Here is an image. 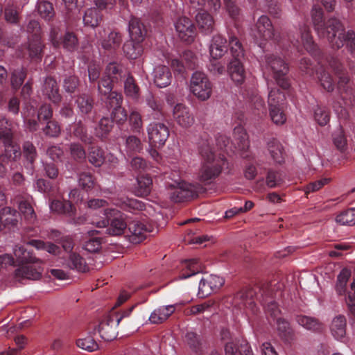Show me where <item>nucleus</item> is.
Masks as SVG:
<instances>
[{"label":"nucleus","instance_id":"nucleus-63","mask_svg":"<svg viewBox=\"0 0 355 355\" xmlns=\"http://www.w3.org/2000/svg\"><path fill=\"white\" fill-rule=\"evenodd\" d=\"M129 121L132 128L135 130H139L143 125L141 116L139 113L132 111L129 116Z\"/></svg>","mask_w":355,"mask_h":355},{"label":"nucleus","instance_id":"nucleus-59","mask_svg":"<svg viewBox=\"0 0 355 355\" xmlns=\"http://www.w3.org/2000/svg\"><path fill=\"white\" fill-rule=\"evenodd\" d=\"M89 162L95 166H100L104 162V155L102 150L93 148L89 154Z\"/></svg>","mask_w":355,"mask_h":355},{"label":"nucleus","instance_id":"nucleus-61","mask_svg":"<svg viewBox=\"0 0 355 355\" xmlns=\"http://www.w3.org/2000/svg\"><path fill=\"white\" fill-rule=\"evenodd\" d=\"M181 59L185 62L184 64L188 69H193L197 65V58L191 51H185L181 56Z\"/></svg>","mask_w":355,"mask_h":355},{"label":"nucleus","instance_id":"nucleus-11","mask_svg":"<svg viewBox=\"0 0 355 355\" xmlns=\"http://www.w3.org/2000/svg\"><path fill=\"white\" fill-rule=\"evenodd\" d=\"M116 324L113 315L105 316L97 326H94L92 333L96 331L100 334L102 339L105 341H111L117 336Z\"/></svg>","mask_w":355,"mask_h":355},{"label":"nucleus","instance_id":"nucleus-33","mask_svg":"<svg viewBox=\"0 0 355 355\" xmlns=\"http://www.w3.org/2000/svg\"><path fill=\"white\" fill-rule=\"evenodd\" d=\"M296 321L307 330L319 331L322 329V324L315 318L300 315L297 316Z\"/></svg>","mask_w":355,"mask_h":355},{"label":"nucleus","instance_id":"nucleus-13","mask_svg":"<svg viewBox=\"0 0 355 355\" xmlns=\"http://www.w3.org/2000/svg\"><path fill=\"white\" fill-rule=\"evenodd\" d=\"M42 261L35 263H24L15 271V278L17 281L23 279H39L43 271Z\"/></svg>","mask_w":355,"mask_h":355},{"label":"nucleus","instance_id":"nucleus-50","mask_svg":"<svg viewBox=\"0 0 355 355\" xmlns=\"http://www.w3.org/2000/svg\"><path fill=\"white\" fill-rule=\"evenodd\" d=\"M19 209L26 220L30 223L35 221L36 215L33 207L26 201H22L19 205Z\"/></svg>","mask_w":355,"mask_h":355},{"label":"nucleus","instance_id":"nucleus-45","mask_svg":"<svg viewBox=\"0 0 355 355\" xmlns=\"http://www.w3.org/2000/svg\"><path fill=\"white\" fill-rule=\"evenodd\" d=\"M4 16L6 21L13 24H18L20 19L19 8L13 4L8 5L4 10Z\"/></svg>","mask_w":355,"mask_h":355},{"label":"nucleus","instance_id":"nucleus-38","mask_svg":"<svg viewBox=\"0 0 355 355\" xmlns=\"http://www.w3.org/2000/svg\"><path fill=\"white\" fill-rule=\"evenodd\" d=\"M152 179L148 175H142L137 178V194L139 196H148L152 188Z\"/></svg>","mask_w":355,"mask_h":355},{"label":"nucleus","instance_id":"nucleus-7","mask_svg":"<svg viewBox=\"0 0 355 355\" xmlns=\"http://www.w3.org/2000/svg\"><path fill=\"white\" fill-rule=\"evenodd\" d=\"M265 63L281 89H290L292 87L291 80L287 76L288 64L282 58L275 54H267L265 55Z\"/></svg>","mask_w":355,"mask_h":355},{"label":"nucleus","instance_id":"nucleus-2","mask_svg":"<svg viewBox=\"0 0 355 355\" xmlns=\"http://www.w3.org/2000/svg\"><path fill=\"white\" fill-rule=\"evenodd\" d=\"M311 18L318 35L321 38L327 39L332 48L339 49L346 44L351 53H355L354 31L349 30L345 33L343 24L336 17L324 21L323 10L320 7L313 8Z\"/></svg>","mask_w":355,"mask_h":355},{"label":"nucleus","instance_id":"nucleus-20","mask_svg":"<svg viewBox=\"0 0 355 355\" xmlns=\"http://www.w3.org/2000/svg\"><path fill=\"white\" fill-rule=\"evenodd\" d=\"M128 31L133 41L143 42L147 34V29L140 19L132 16L128 24Z\"/></svg>","mask_w":355,"mask_h":355},{"label":"nucleus","instance_id":"nucleus-52","mask_svg":"<svg viewBox=\"0 0 355 355\" xmlns=\"http://www.w3.org/2000/svg\"><path fill=\"white\" fill-rule=\"evenodd\" d=\"M185 342L194 352H198L201 348V339L198 335L193 332H187L186 334Z\"/></svg>","mask_w":355,"mask_h":355},{"label":"nucleus","instance_id":"nucleus-26","mask_svg":"<svg viewBox=\"0 0 355 355\" xmlns=\"http://www.w3.org/2000/svg\"><path fill=\"white\" fill-rule=\"evenodd\" d=\"M225 351V355H253L250 346L245 341L227 343Z\"/></svg>","mask_w":355,"mask_h":355},{"label":"nucleus","instance_id":"nucleus-3","mask_svg":"<svg viewBox=\"0 0 355 355\" xmlns=\"http://www.w3.org/2000/svg\"><path fill=\"white\" fill-rule=\"evenodd\" d=\"M202 162L198 173L200 182L208 184L221 174L226 164L225 158L216 155L208 142H203L200 147Z\"/></svg>","mask_w":355,"mask_h":355},{"label":"nucleus","instance_id":"nucleus-57","mask_svg":"<svg viewBox=\"0 0 355 355\" xmlns=\"http://www.w3.org/2000/svg\"><path fill=\"white\" fill-rule=\"evenodd\" d=\"M214 304L213 301L209 300L202 304L193 306L187 311V314L196 315L207 311L211 312Z\"/></svg>","mask_w":355,"mask_h":355},{"label":"nucleus","instance_id":"nucleus-8","mask_svg":"<svg viewBox=\"0 0 355 355\" xmlns=\"http://www.w3.org/2000/svg\"><path fill=\"white\" fill-rule=\"evenodd\" d=\"M8 121L4 119L0 120V143L4 146V153L0 155V161L15 160L21 155L19 147L14 144L12 141V132L10 128L3 127Z\"/></svg>","mask_w":355,"mask_h":355},{"label":"nucleus","instance_id":"nucleus-60","mask_svg":"<svg viewBox=\"0 0 355 355\" xmlns=\"http://www.w3.org/2000/svg\"><path fill=\"white\" fill-rule=\"evenodd\" d=\"M78 182L79 185L85 190L92 189L94 185V181L92 176L88 173H81L79 176Z\"/></svg>","mask_w":355,"mask_h":355},{"label":"nucleus","instance_id":"nucleus-58","mask_svg":"<svg viewBox=\"0 0 355 355\" xmlns=\"http://www.w3.org/2000/svg\"><path fill=\"white\" fill-rule=\"evenodd\" d=\"M334 143L340 150H344L347 146V139L342 128H339L334 134Z\"/></svg>","mask_w":355,"mask_h":355},{"label":"nucleus","instance_id":"nucleus-49","mask_svg":"<svg viewBox=\"0 0 355 355\" xmlns=\"http://www.w3.org/2000/svg\"><path fill=\"white\" fill-rule=\"evenodd\" d=\"M285 98V94L282 90H270L268 94L269 106L280 107L283 105Z\"/></svg>","mask_w":355,"mask_h":355},{"label":"nucleus","instance_id":"nucleus-32","mask_svg":"<svg viewBox=\"0 0 355 355\" xmlns=\"http://www.w3.org/2000/svg\"><path fill=\"white\" fill-rule=\"evenodd\" d=\"M122 42V36L119 32L111 31L107 37L101 40L102 47L107 51H114L119 47Z\"/></svg>","mask_w":355,"mask_h":355},{"label":"nucleus","instance_id":"nucleus-30","mask_svg":"<svg viewBox=\"0 0 355 355\" xmlns=\"http://www.w3.org/2000/svg\"><path fill=\"white\" fill-rule=\"evenodd\" d=\"M123 50L128 59L135 60L141 55L144 51V47L142 42H138L131 40V41L124 44Z\"/></svg>","mask_w":355,"mask_h":355},{"label":"nucleus","instance_id":"nucleus-46","mask_svg":"<svg viewBox=\"0 0 355 355\" xmlns=\"http://www.w3.org/2000/svg\"><path fill=\"white\" fill-rule=\"evenodd\" d=\"M186 269L180 275L181 279H186L198 273L201 268L196 259H191L185 262Z\"/></svg>","mask_w":355,"mask_h":355},{"label":"nucleus","instance_id":"nucleus-31","mask_svg":"<svg viewBox=\"0 0 355 355\" xmlns=\"http://www.w3.org/2000/svg\"><path fill=\"white\" fill-rule=\"evenodd\" d=\"M268 153L272 159L278 164L284 161V152L282 144L277 140L272 139L267 144Z\"/></svg>","mask_w":355,"mask_h":355},{"label":"nucleus","instance_id":"nucleus-44","mask_svg":"<svg viewBox=\"0 0 355 355\" xmlns=\"http://www.w3.org/2000/svg\"><path fill=\"white\" fill-rule=\"evenodd\" d=\"M26 78V69H20L15 70L11 75L10 82L12 89H20Z\"/></svg>","mask_w":355,"mask_h":355},{"label":"nucleus","instance_id":"nucleus-55","mask_svg":"<svg viewBox=\"0 0 355 355\" xmlns=\"http://www.w3.org/2000/svg\"><path fill=\"white\" fill-rule=\"evenodd\" d=\"M113 122L108 118H103L99 122L96 133L98 137H103L112 130Z\"/></svg>","mask_w":355,"mask_h":355},{"label":"nucleus","instance_id":"nucleus-5","mask_svg":"<svg viewBox=\"0 0 355 355\" xmlns=\"http://www.w3.org/2000/svg\"><path fill=\"white\" fill-rule=\"evenodd\" d=\"M229 50L231 58L228 64V71L232 80L237 85H241L245 78V71L243 67L245 50L242 43L234 33H228Z\"/></svg>","mask_w":355,"mask_h":355},{"label":"nucleus","instance_id":"nucleus-15","mask_svg":"<svg viewBox=\"0 0 355 355\" xmlns=\"http://www.w3.org/2000/svg\"><path fill=\"white\" fill-rule=\"evenodd\" d=\"M175 28L180 38L187 43H191L196 36V27L192 21L187 17H180L175 23Z\"/></svg>","mask_w":355,"mask_h":355},{"label":"nucleus","instance_id":"nucleus-25","mask_svg":"<svg viewBox=\"0 0 355 355\" xmlns=\"http://www.w3.org/2000/svg\"><path fill=\"white\" fill-rule=\"evenodd\" d=\"M154 83L155 85L162 89L171 84L172 76L166 66L159 65L154 69Z\"/></svg>","mask_w":355,"mask_h":355},{"label":"nucleus","instance_id":"nucleus-29","mask_svg":"<svg viewBox=\"0 0 355 355\" xmlns=\"http://www.w3.org/2000/svg\"><path fill=\"white\" fill-rule=\"evenodd\" d=\"M330 331L331 335L336 340H342L346 335V319L343 315L335 317L331 323Z\"/></svg>","mask_w":355,"mask_h":355},{"label":"nucleus","instance_id":"nucleus-10","mask_svg":"<svg viewBox=\"0 0 355 355\" xmlns=\"http://www.w3.org/2000/svg\"><path fill=\"white\" fill-rule=\"evenodd\" d=\"M123 72V67L121 64L116 62H110L105 69L98 89H101V86L108 89H113L116 87L117 83L122 78Z\"/></svg>","mask_w":355,"mask_h":355},{"label":"nucleus","instance_id":"nucleus-28","mask_svg":"<svg viewBox=\"0 0 355 355\" xmlns=\"http://www.w3.org/2000/svg\"><path fill=\"white\" fill-rule=\"evenodd\" d=\"M175 310L173 305L162 306L155 309L149 317L152 324H160L166 320Z\"/></svg>","mask_w":355,"mask_h":355},{"label":"nucleus","instance_id":"nucleus-39","mask_svg":"<svg viewBox=\"0 0 355 355\" xmlns=\"http://www.w3.org/2000/svg\"><path fill=\"white\" fill-rule=\"evenodd\" d=\"M234 136L236 141V148L239 150H245L249 146L248 135L241 126H237L234 130Z\"/></svg>","mask_w":355,"mask_h":355},{"label":"nucleus","instance_id":"nucleus-23","mask_svg":"<svg viewBox=\"0 0 355 355\" xmlns=\"http://www.w3.org/2000/svg\"><path fill=\"white\" fill-rule=\"evenodd\" d=\"M44 47L40 36L37 34L33 35L28 47L29 58L32 62H39L42 60Z\"/></svg>","mask_w":355,"mask_h":355},{"label":"nucleus","instance_id":"nucleus-12","mask_svg":"<svg viewBox=\"0 0 355 355\" xmlns=\"http://www.w3.org/2000/svg\"><path fill=\"white\" fill-rule=\"evenodd\" d=\"M51 41L55 48L61 46L67 51L73 52L78 49V40L76 35L71 32H67L62 37H58V32L53 28L50 35Z\"/></svg>","mask_w":355,"mask_h":355},{"label":"nucleus","instance_id":"nucleus-56","mask_svg":"<svg viewBox=\"0 0 355 355\" xmlns=\"http://www.w3.org/2000/svg\"><path fill=\"white\" fill-rule=\"evenodd\" d=\"M114 205L124 209H141V203L136 199H120L114 202Z\"/></svg>","mask_w":355,"mask_h":355},{"label":"nucleus","instance_id":"nucleus-34","mask_svg":"<svg viewBox=\"0 0 355 355\" xmlns=\"http://www.w3.org/2000/svg\"><path fill=\"white\" fill-rule=\"evenodd\" d=\"M50 209L58 214H63L69 217L75 216L76 210L71 203L68 201L53 200L51 203Z\"/></svg>","mask_w":355,"mask_h":355},{"label":"nucleus","instance_id":"nucleus-43","mask_svg":"<svg viewBox=\"0 0 355 355\" xmlns=\"http://www.w3.org/2000/svg\"><path fill=\"white\" fill-rule=\"evenodd\" d=\"M37 11L40 15L46 20L51 19L55 14L52 3L46 1L38 3Z\"/></svg>","mask_w":355,"mask_h":355},{"label":"nucleus","instance_id":"nucleus-22","mask_svg":"<svg viewBox=\"0 0 355 355\" xmlns=\"http://www.w3.org/2000/svg\"><path fill=\"white\" fill-rule=\"evenodd\" d=\"M194 196V187L191 184L183 182L173 189L171 198L173 201L179 202L193 198Z\"/></svg>","mask_w":355,"mask_h":355},{"label":"nucleus","instance_id":"nucleus-53","mask_svg":"<svg viewBox=\"0 0 355 355\" xmlns=\"http://www.w3.org/2000/svg\"><path fill=\"white\" fill-rule=\"evenodd\" d=\"M164 57L166 58L167 64L171 65L172 69L175 72H177L181 75L184 73L187 67L185 66L182 59L180 60L178 58H173L168 54L164 55Z\"/></svg>","mask_w":355,"mask_h":355},{"label":"nucleus","instance_id":"nucleus-6","mask_svg":"<svg viewBox=\"0 0 355 355\" xmlns=\"http://www.w3.org/2000/svg\"><path fill=\"white\" fill-rule=\"evenodd\" d=\"M105 218L93 216L91 223L98 228H104L109 225L107 232L112 236H119L124 233L127 227L125 216L121 211L114 208H107L103 211Z\"/></svg>","mask_w":355,"mask_h":355},{"label":"nucleus","instance_id":"nucleus-48","mask_svg":"<svg viewBox=\"0 0 355 355\" xmlns=\"http://www.w3.org/2000/svg\"><path fill=\"white\" fill-rule=\"evenodd\" d=\"M142 150V144L135 136H129L125 140V151L127 153H139Z\"/></svg>","mask_w":355,"mask_h":355},{"label":"nucleus","instance_id":"nucleus-18","mask_svg":"<svg viewBox=\"0 0 355 355\" xmlns=\"http://www.w3.org/2000/svg\"><path fill=\"white\" fill-rule=\"evenodd\" d=\"M128 228L129 241L135 244L142 242L150 232L149 228L146 225L137 220L131 222Z\"/></svg>","mask_w":355,"mask_h":355},{"label":"nucleus","instance_id":"nucleus-4","mask_svg":"<svg viewBox=\"0 0 355 355\" xmlns=\"http://www.w3.org/2000/svg\"><path fill=\"white\" fill-rule=\"evenodd\" d=\"M252 35L256 43L261 48H263L264 42L269 40L275 41L283 48L286 46V42L295 47H297L300 44L298 34L295 35L292 33H288L286 39L283 35L276 34L270 19L266 15H262L258 19L254 29L252 30Z\"/></svg>","mask_w":355,"mask_h":355},{"label":"nucleus","instance_id":"nucleus-51","mask_svg":"<svg viewBox=\"0 0 355 355\" xmlns=\"http://www.w3.org/2000/svg\"><path fill=\"white\" fill-rule=\"evenodd\" d=\"M270 116L271 120L276 125H282L286 121V114L278 106L270 107Z\"/></svg>","mask_w":355,"mask_h":355},{"label":"nucleus","instance_id":"nucleus-41","mask_svg":"<svg viewBox=\"0 0 355 355\" xmlns=\"http://www.w3.org/2000/svg\"><path fill=\"white\" fill-rule=\"evenodd\" d=\"M351 276V271L347 268L343 269L337 277L336 291L338 295H343L345 292L347 283Z\"/></svg>","mask_w":355,"mask_h":355},{"label":"nucleus","instance_id":"nucleus-36","mask_svg":"<svg viewBox=\"0 0 355 355\" xmlns=\"http://www.w3.org/2000/svg\"><path fill=\"white\" fill-rule=\"evenodd\" d=\"M101 21L102 15L98 9L90 8L85 12L83 16L85 26L95 28L99 25Z\"/></svg>","mask_w":355,"mask_h":355},{"label":"nucleus","instance_id":"nucleus-62","mask_svg":"<svg viewBox=\"0 0 355 355\" xmlns=\"http://www.w3.org/2000/svg\"><path fill=\"white\" fill-rule=\"evenodd\" d=\"M208 69L214 75H221L223 74L226 69L225 67L218 60L212 59L210 60V63L208 66Z\"/></svg>","mask_w":355,"mask_h":355},{"label":"nucleus","instance_id":"nucleus-14","mask_svg":"<svg viewBox=\"0 0 355 355\" xmlns=\"http://www.w3.org/2000/svg\"><path fill=\"white\" fill-rule=\"evenodd\" d=\"M225 283L222 277L210 275L203 277L199 283L198 295L205 297L220 289Z\"/></svg>","mask_w":355,"mask_h":355},{"label":"nucleus","instance_id":"nucleus-40","mask_svg":"<svg viewBox=\"0 0 355 355\" xmlns=\"http://www.w3.org/2000/svg\"><path fill=\"white\" fill-rule=\"evenodd\" d=\"M336 222L340 225H355V208L348 209L337 215Z\"/></svg>","mask_w":355,"mask_h":355},{"label":"nucleus","instance_id":"nucleus-27","mask_svg":"<svg viewBox=\"0 0 355 355\" xmlns=\"http://www.w3.org/2000/svg\"><path fill=\"white\" fill-rule=\"evenodd\" d=\"M30 245L27 244L26 246L16 245L14 248L13 253L16 258V261L22 265L24 263H35L40 262V259L33 257L32 252L28 248Z\"/></svg>","mask_w":355,"mask_h":355},{"label":"nucleus","instance_id":"nucleus-35","mask_svg":"<svg viewBox=\"0 0 355 355\" xmlns=\"http://www.w3.org/2000/svg\"><path fill=\"white\" fill-rule=\"evenodd\" d=\"M190 85L191 87H199V89H211L208 76L201 71H196L193 73L190 80Z\"/></svg>","mask_w":355,"mask_h":355},{"label":"nucleus","instance_id":"nucleus-47","mask_svg":"<svg viewBox=\"0 0 355 355\" xmlns=\"http://www.w3.org/2000/svg\"><path fill=\"white\" fill-rule=\"evenodd\" d=\"M314 119L319 125L324 126L330 121L329 112L324 107H318L314 110Z\"/></svg>","mask_w":355,"mask_h":355},{"label":"nucleus","instance_id":"nucleus-19","mask_svg":"<svg viewBox=\"0 0 355 355\" xmlns=\"http://www.w3.org/2000/svg\"><path fill=\"white\" fill-rule=\"evenodd\" d=\"M227 51V39L220 34L214 35L209 45L211 58L214 60H218L222 58Z\"/></svg>","mask_w":355,"mask_h":355},{"label":"nucleus","instance_id":"nucleus-24","mask_svg":"<svg viewBox=\"0 0 355 355\" xmlns=\"http://www.w3.org/2000/svg\"><path fill=\"white\" fill-rule=\"evenodd\" d=\"M196 21L200 31L204 34H209L214 30V21L212 16L204 10H200L196 15Z\"/></svg>","mask_w":355,"mask_h":355},{"label":"nucleus","instance_id":"nucleus-54","mask_svg":"<svg viewBox=\"0 0 355 355\" xmlns=\"http://www.w3.org/2000/svg\"><path fill=\"white\" fill-rule=\"evenodd\" d=\"M28 245H32L37 250H44L50 254H56L58 252V248L52 243H45L39 240H33L27 243Z\"/></svg>","mask_w":355,"mask_h":355},{"label":"nucleus","instance_id":"nucleus-21","mask_svg":"<svg viewBox=\"0 0 355 355\" xmlns=\"http://www.w3.org/2000/svg\"><path fill=\"white\" fill-rule=\"evenodd\" d=\"M19 214L17 210L6 207L0 210V231L6 227H12L17 225Z\"/></svg>","mask_w":355,"mask_h":355},{"label":"nucleus","instance_id":"nucleus-16","mask_svg":"<svg viewBox=\"0 0 355 355\" xmlns=\"http://www.w3.org/2000/svg\"><path fill=\"white\" fill-rule=\"evenodd\" d=\"M105 95L107 96L109 105L114 107L112 112L113 120L117 123L125 121L127 119V114L125 110L120 106L122 102L121 96L116 90H110Z\"/></svg>","mask_w":355,"mask_h":355},{"label":"nucleus","instance_id":"nucleus-9","mask_svg":"<svg viewBox=\"0 0 355 355\" xmlns=\"http://www.w3.org/2000/svg\"><path fill=\"white\" fill-rule=\"evenodd\" d=\"M148 138L152 146L159 148L169 137L168 128L163 123L153 122L147 127Z\"/></svg>","mask_w":355,"mask_h":355},{"label":"nucleus","instance_id":"nucleus-37","mask_svg":"<svg viewBox=\"0 0 355 355\" xmlns=\"http://www.w3.org/2000/svg\"><path fill=\"white\" fill-rule=\"evenodd\" d=\"M67 265L69 268L79 272H85L88 270V266L85 259L76 252H72L69 254Z\"/></svg>","mask_w":355,"mask_h":355},{"label":"nucleus","instance_id":"nucleus-1","mask_svg":"<svg viewBox=\"0 0 355 355\" xmlns=\"http://www.w3.org/2000/svg\"><path fill=\"white\" fill-rule=\"evenodd\" d=\"M300 40L305 49L318 61V67L313 65L311 60L303 58L300 62V69L306 75L315 76L322 89H334V80L327 71L324 64L328 63L338 78V89L345 87L349 83V76L340 60L332 55H325L313 41L309 27L304 26L300 30Z\"/></svg>","mask_w":355,"mask_h":355},{"label":"nucleus","instance_id":"nucleus-42","mask_svg":"<svg viewBox=\"0 0 355 355\" xmlns=\"http://www.w3.org/2000/svg\"><path fill=\"white\" fill-rule=\"evenodd\" d=\"M78 347L89 352H92L98 349V345L96 341L90 336L85 338H80L76 340Z\"/></svg>","mask_w":355,"mask_h":355},{"label":"nucleus","instance_id":"nucleus-64","mask_svg":"<svg viewBox=\"0 0 355 355\" xmlns=\"http://www.w3.org/2000/svg\"><path fill=\"white\" fill-rule=\"evenodd\" d=\"M44 132L49 137H57L60 132V128L56 122L49 121L44 128Z\"/></svg>","mask_w":355,"mask_h":355},{"label":"nucleus","instance_id":"nucleus-17","mask_svg":"<svg viewBox=\"0 0 355 355\" xmlns=\"http://www.w3.org/2000/svg\"><path fill=\"white\" fill-rule=\"evenodd\" d=\"M173 117L176 123L182 128L191 127L195 122L190 109L182 104H178L173 109Z\"/></svg>","mask_w":355,"mask_h":355}]
</instances>
